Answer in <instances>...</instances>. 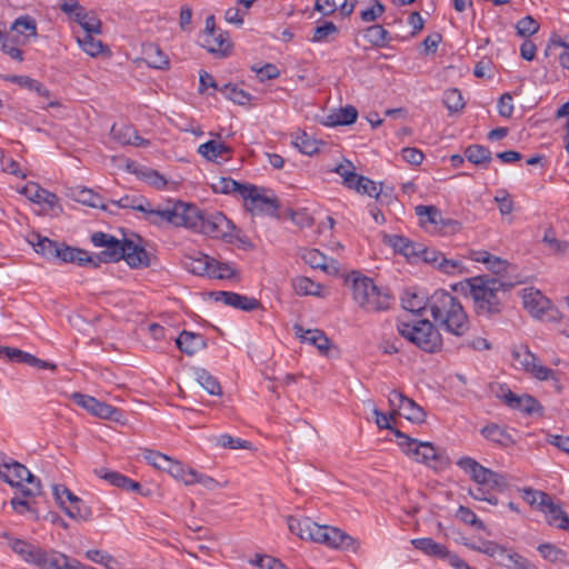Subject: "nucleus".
<instances>
[{
	"mask_svg": "<svg viewBox=\"0 0 569 569\" xmlns=\"http://www.w3.org/2000/svg\"><path fill=\"white\" fill-rule=\"evenodd\" d=\"M293 143L300 150V152L308 156H312L319 151L318 142L309 137L306 132L297 134Z\"/></svg>",
	"mask_w": 569,
	"mask_h": 569,
	"instance_id": "57",
	"label": "nucleus"
},
{
	"mask_svg": "<svg viewBox=\"0 0 569 569\" xmlns=\"http://www.w3.org/2000/svg\"><path fill=\"white\" fill-rule=\"evenodd\" d=\"M355 170L356 167L349 160H345L335 169V171L343 179V184L347 186L348 188H353V182L359 176L355 172Z\"/></svg>",
	"mask_w": 569,
	"mask_h": 569,
	"instance_id": "59",
	"label": "nucleus"
},
{
	"mask_svg": "<svg viewBox=\"0 0 569 569\" xmlns=\"http://www.w3.org/2000/svg\"><path fill=\"white\" fill-rule=\"evenodd\" d=\"M6 80L17 83L21 87L29 88L30 90H34L40 96L49 97V91L44 86H42V83L27 76H10L7 77Z\"/></svg>",
	"mask_w": 569,
	"mask_h": 569,
	"instance_id": "48",
	"label": "nucleus"
},
{
	"mask_svg": "<svg viewBox=\"0 0 569 569\" xmlns=\"http://www.w3.org/2000/svg\"><path fill=\"white\" fill-rule=\"evenodd\" d=\"M457 465L479 486L476 491L470 490V495L475 499L488 501L491 505L498 503V499L491 496V491L502 492L506 490L508 481L505 475L483 467L470 457H462Z\"/></svg>",
	"mask_w": 569,
	"mask_h": 569,
	"instance_id": "3",
	"label": "nucleus"
},
{
	"mask_svg": "<svg viewBox=\"0 0 569 569\" xmlns=\"http://www.w3.org/2000/svg\"><path fill=\"white\" fill-rule=\"evenodd\" d=\"M302 259L315 269L319 268L329 274L339 273V263L336 260L328 258L317 249L306 250L302 254Z\"/></svg>",
	"mask_w": 569,
	"mask_h": 569,
	"instance_id": "26",
	"label": "nucleus"
},
{
	"mask_svg": "<svg viewBox=\"0 0 569 569\" xmlns=\"http://www.w3.org/2000/svg\"><path fill=\"white\" fill-rule=\"evenodd\" d=\"M198 152L207 160L219 163L220 160L231 159L232 148L219 140H209L199 146Z\"/></svg>",
	"mask_w": 569,
	"mask_h": 569,
	"instance_id": "24",
	"label": "nucleus"
},
{
	"mask_svg": "<svg viewBox=\"0 0 569 569\" xmlns=\"http://www.w3.org/2000/svg\"><path fill=\"white\" fill-rule=\"evenodd\" d=\"M73 200L88 207L108 210V206L103 202L102 197L94 193L91 189L77 188V192L73 189Z\"/></svg>",
	"mask_w": 569,
	"mask_h": 569,
	"instance_id": "39",
	"label": "nucleus"
},
{
	"mask_svg": "<svg viewBox=\"0 0 569 569\" xmlns=\"http://www.w3.org/2000/svg\"><path fill=\"white\" fill-rule=\"evenodd\" d=\"M177 347L188 356H193L207 347L206 339L201 335L182 331L176 339Z\"/></svg>",
	"mask_w": 569,
	"mask_h": 569,
	"instance_id": "30",
	"label": "nucleus"
},
{
	"mask_svg": "<svg viewBox=\"0 0 569 569\" xmlns=\"http://www.w3.org/2000/svg\"><path fill=\"white\" fill-rule=\"evenodd\" d=\"M197 382L210 395H221V386L219 381L211 376L207 370L199 369L196 372Z\"/></svg>",
	"mask_w": 569,
	"mask_h": 569,
	"instance_id": "46",
	"label": "nucleus"
},
{
	"mask_svg": "<svg viewBox=\"0 0 569 569\" xmlns=\"http://www.w3.org/2000/svg\"><path fill=\"white\" fill-rule=\"evenodd\" d=\"M418 446L422 447V458H417L418 463H423L433 469H443L449 465L448 457L431 442L421 441Z\"/></svg>",
	"mask_w": 569,
	"mask_h": 569,
	"instance_id": "25",
	"label": "nucleus"
},
{
	"mask_svg": "<svg viewBox=\"0 0 569 569\" xmlns=\"http://www.w3.org/2000/svg\"><path fill=\"white\" fill-rule=\"evenodd\" d=\"M538 551L546 560L551 562H560L566 558L565 551L551 543L539 545Z\"/></svg>",
	"mask_w": 569,
	"mask_h": 569,
	"instance_id": "62",
	"label": "nucleus"
},
{
	"mask_svg": "<svg viewBox=\"0 0 569 569\" xmlns=\"http://www.w3.org/2000/svg\"><path fill=\"white\" fill-rule=\"evenodd\" d=\"M469 292L479 316L500 313L503 300L515 283L507 282L497 277L478 276L466 280Z\"/></svg>",
	"mask_w": 569,
	"mask_h": 569,
	"instance_id": "1",
	"label": "nucleus"
},
{
	"mask_svg": "<svg viewBox=\"0 0 569 569\" xmlns=\"http://www.w3.org/2000/svg\"><path fill=\"white\" fill-rule=\"evenodd\" d=\"M20 192L26 196L30 201L43 206L52 214H58L61 207L58 203V197L54 193L41 188L36 182H29L21 188Z\"/></svg>",
	"mask_w": 569,
	"mask_h": 569,
	"instance_id": "17",
	"label": "nucleus"
},
{
	"mask_svg": "<svg viewBox=\"0 0 569 569\" xmlns=\"http://www.w3.org/2000/svg\"><path fill=\"white\" fill-rule=\"evenodd\" d=\"M402 306L406 310L412 313H420L428 307V299L425 300L423 297H420L417 293L407 292L402 298Z\"/></svg>",
	"mask_w": 569,
	"mask_h": 569,
	"instance_id": "56",
	"label": "nucleus"
},
{
	"mask_svg": "<svg viewBox=\"0 0 569 569\" xmlns=\"http://www.w3.org/2000/svg\"><path fill=\"white\" fill-rule=\"evenodd\" d=\"M482 436L502 447H509L515 445V440L512 439L511 435L507 431L506 428H502L496 423L487 425L481 429Z\"/></svg>",
	"mask_w": 569,
	"mask_h": 569,
	"instance_id": "36",
	"label": "nucleus"
},
{
	"mask_svg": "<svg viewBox=\"0 0 569 569\" xmlns=\"http://www.w3.org/2000/svg\"><path fill=\"white\" fill-rule=\"evenodd\" d=\"M352 298L366 311L379 312L389 309L390 296L378 288L372 279L352 272Z\"/></svg>",
	"mask_w": 569,
	"mask_h": 569,
	"instance_id": "4",
	"label": "nucleus"
},
{
	"mask_svg": "<svg viewBox=\"0 0 569 569\" xmlns=\"http://www.w3.org/2000/svg\"><path fill=\"white\" fill-rule=\"evenodd\" d=\"M293 288L300 296H320L322 289L320 283H317L307 277H297L293 279Z\"/></svg>",
	"mask_w": 569,
	"mask_h": 569,
	"instance_id": "45",
	"label": "nucleus"
},
{
	"mask_svg": "<svg viewBox=\"0 0 569 569\" xmlns=\"http://www.w3.org/2000/svg\"><path fill=\"white\" fill-rule=\"evenodd\" d=\"M216 299L243 311H252L260 307L259 300L236 292L219 291Z\"/></svg>",
	"mask_w": 569,
	"mask_h": 569,
	"instance_id": "29",
	"label": "nucleus"
},
{
	"mask_svg": "<svg viewBox=\"0 0 569 569\" xmlns=\"http://www.w3.org/2000/svg\"><path fill=\"white\" fill-rule=\"evenodd\" d=\"M0 477L13 487L21 488L23 496L33 497L40 493V481L17 461L0 465Z\"/></svg>",
	"mask_w": 569,
	"mask_h": 569,
	"instance_id": "8",
	"label": "nucleus"
},
{
	"mask_svg": "<svg viewBox=\"0 0 569 569\" xmlns=\"http://www.w3.org/2000/svg\"><path fill=\"white\" fill-rule=\"evenodd\" d=\"M323 531L319 543H325L331 548L351 551L353 553L359 551L360 542L339 528L327 526Z\"/></svg>",
	"mask_w": 569,
	"mask_h": 569,
	"instance_id": "18",
	"label": "nucleus"
},
{
	"mask_svg": "<svg viewBox=\"0 0 569 569\" xmlns=\"http://www.w3.org/2000/svg\"><path fill=\"white\" fill-rule=\"evenodd\" d=\"M357 192L368 194L370 197L379 198L380 189L377 183L365 176H358L353 182V188Z\"/></svg>",
	"mask_w": 569,
	"mask_h": 569,
	"instance_id": "54",
	"label": "nucleus"
},
{
	"mask_svg": "<svg viewBox=\"0 0 569 569\" xmlns=\"http://www.w3.org/2000/svg\"><path fill=\"white\" fill-rule=\"evenodd\" d=\"M28 242L33 247L37 253L46 259L60 260L61 262L71 261V248L66 244H59L39 233H31L28 238Z\"/></svg>",
	"mask_w": 569,
	"mask_h": 569,
	"instance_id": "12",
	"label": "nucleus"
},
{
	"mask_svg": "<svg viewBox=\"0 0 569 569\" xmlns=\"http://www.w3.org/2000/svg\"><path fill=\"white\" fill-rule=\"evenodd\" d=\"M543 242L553 253L565 254L569 251V242L557 239L551 230L546 231Z\"/></svg>",
	"mask_w": 569,
	"mask_h": 569,
	"instance_id": "63",
	"label": "nucleus"
},
{
	"mask_svg": "<svg viewBox=\"0 0 569 569\" xmlns=\"http://www.w3.org/2000/svg\"><path fill=\"white\" fill-rule=\"evenodd\" d=\"M337 26L331 21H326L322 26L315 29L312 41L313 42H326L330 40V37L338 33Z\"/></svg>",
	"mask_w": 569,
	"mask_h": 569,
	"instance_id": "61",
	"label": "nucleus"
},
{
	"mask_svg": "<svg viewBox=\"0 0 569 569\" xmlns=\"http://www.w3.org/2000/svg\"><path fill=\"white\" fill-rule=\"evenodd\" d=\"M73 402L98 418L117 422L122 419V412L119 409L101 402L93 397L80 392H73Z\"/></svg>",
	"mask_w": 569,
	"mask_h": 569,
	"instance_id": "15",
	"label": "nucleus"
},
{
	"mask_svg": "<svg viewBox=\"0 0 569 569\" xmlns=\"http://www.w3.org/2000/svg\"><path fill=\"white\" fill-rule=\"evenodd\" d=\"M73 21L77 22L83 33H101L102 22L94 11L86 10L78 1L73 0Z\"/></svg>",
	"mask_w": 569,
	"mask_h": 569,
	"instance_id": "21",
	"label": "nucleus"
},
{
	"mask_svg": "<svg viewBox=\"0 0 569 569\" xmlns=\"http://www.w3.org/2000/svg\"><path fill=\"white\" fill-rule=\"evenodd\" d=\"M0 358H6L9 361L17 362V363H26L30 367H36V368H40V369H54L56 368L54 365L49 363L44 360H41L29 352L22 351L17 348L6 347V346L0 347Z\"/></svg>",
	"mask_w": 569,
	"mask_h": 569,
	"instance_id": "20",
	"label": "nucleus"
},
{
	"mask_svg": "<svg viewBox=\"0 0 569 569\" xmlns=\"http://www.w3.org/2000/svg\"><path fill=\"white\" fill-rule=\"evenodd\" d=\"M412 546L428 556L448 558L450 552L447 548L431 538H418L411 540Z\"/></svg>",
	"mask_w": 569,
	"mask_h": 569,
	"instance_id": "37",
	"label": "nucleus"
},
{
	"mask_svg": "<svg viewBox=\"0 0 569 569\" xmlns=\"http://www.w3.org/2000/svg\"><path fill=\"white\" fill-rule=\"evenodd\" d=\"M236 274V270L228 263L216 261L213 258L210 264L209 277L217 279H230Z\"/></svg>",
	"mask_w": 569,
	"mask_h": 569,
	"instance_id": "60",
	"label": "nucleus"
},
{
	"mask_svg": "<svg viewBox=\"0 0 569 569\" xmlns=\"http://www.w3.org/2000/svg\"><path fill=\"white\" fill-rule=\"evenodd\" d=\"M203 47L211 53L226 57L230 53L231 41L226 32L219 31L216 33L207 34L204 38Z\"/></svg>",
	"mask_w": 569,
	"mask_h": 569,
	"instance_id": "32",
	"label": "nucleus"
},
{
	"mask_svg": "<svg viewBox=\"0 0 569 569\" xmlns=\"http://www.w3.org/2000/svg\"><path fill=\"white\" fill-rule=\"evenodd\" d=\"M221 93L229 100L238 104H246L250 100V94L238 87L228 83L220 89Z\"/></svg>",
	"mask_w": 569,
	"mask_h": 569,
	"instance_id": "58",
	"label": "nucleus"
},
{
	"mask_svg": "<svg viewBox=\"0 0 569 569\" xmlns=\"http://www.w3.org/2000/svg\"><path fill=\"white\" fill-rule=\"evenodd\" d=\"M499 388L501 390V395H498V397H501L505 403L510 408L520 410L528 415L536 412L540 413L542 411L541 405L533 397L529 395L517 396L509 389L505 390L501 386Z\"/></svg>",
	"mask_w": 569,
	"mask_h": 569,
	"instance_id": "19",
	"label": "nucleus"
},
{
	"mask_svg": "<svg viewBox=\"0 0 569 569\" xmlns=\"http://www.w3.org/2000/svg\"><path fill=\"white\" fill-rule=\"evenodd\" d=\"M10 546L24 561L40 569H70L69 558L63 553L46 552L38 546L19 539L10 541Z\"/></svg>",
	"mask_w": 569,
	"mask_h": 569,
	"instance_id": "6",
	"label": "nucleus"
},
{
	"mask_svg": "<svg viewBox=\"0 0 569 569\" xmlns=\"http://www.w3.org/2000/svg\"><path fill=\"white\" fill-rule=\"evenodd\" d=\"M123 259L130 268L139 269L150 266V258L142 244V239L138 234L133 238L123 239Z\"/></svg>",
	"mask_w": 569,
	"mask_h": 569,
	"instance_id": "16",
	"label": "nucleus"
},
{
	"mask_svg": "<svg viewBox=\"0 0 569 569\" xmlns=\"http://www.w3.org/2000/svg\"><path fill=\"white\" fill-rule=\"evenodd\" d=\"M428 308L435 322L445 331L456 337H462L468 332V317L460 301L448 291H435L428 298Z\"/></svg>",
	"mask_w": 569,
	"mask_h": 569,
	"instance_id": "2",
	"label": "nucleus"
},
{
	"mask_svg": "<svg viewBox=\"0 0 569 569\" xmlns=\"http://www.w3.org/2000/svg\"><path fill=\"white\" fill-rule=\"evenodd\" d=\"M388 401L391 409L390 418L401 416L415 423H422L426 420L425 410L402 392L397 390L391 391Z\"/></svg>",
	"mask_w": 569,
	"mask_h": 569,
	"instance_id": "10",
	"label": "nucleus"
},
{
	"mask_svg": "<svg viewBox=\"0 0 569 569\" xmlns=\"http://www.w3.org/2000/svg\"><path fill=\"white\" fill-rule=\"evenodd\" d=\"M52 490L58 506L71 518V490L63 485H53Z\"/></svg>",
	"mask_w": 569,
	"mask_h": 569,
	"instance_id": "47",
	"label": "nucleus"
},
{
	"mask_svg": "<svg viewBox=\"0 0 569 569\" xmlns=\"http://www.w3.org/2000/svg\"><path fill=\"white\" fill-rule=\"evenodd\" d=\"M393 435L397 437L398 445L405 455L410 457L416 462L417 458H422V447L418 446V443H421V441L409 437L400 430H393Z\"/></svg>",
	"mask_w": 569,
	"mask_h": 569,
	"instance_id": "38",
	"label": "nucleus"
},
{
	"mask_svg": "<svg viewBox=\"0 0 569 569\" xmlns=\"http://www.w3.org/2000/svg\"><path fill=\"white\" fill-rule=\"evenodd\" d=\"M512 357L517 368H522L536 379L543 381L555 378V371L542 366L527 347L521 346L516 348L512 351Z\"/></svg>",
	"mask_w": 569,
	"mask_h": 569,
	"instance_id": "11",
	"label": "nucleus"
},
{
	"mask_svg": "<svg viewBox=\"0 0 569 569\" xmlns=\"http://www.w3.org/2000/svg\"><path fill=\"white\" fill-rule=\"evenodd\" d=\"M147 201L148 200L144 199L143 197L126 194L118 201H112L111 204L119 208L133 209L143 212V210H146L147 208Z\"/></svg>",
	"mask_w": 569,
	"mask_h": 569,
	"instance_id": "53",
	"label": "nucleus"
},
{
	"mask_svg": "<svg viewBox=\"0 0 569 569\" xmlns=\"http://www.w3.org/2000/svg\"><path fill=\"white\" fill-rule=\"evenodd\" d=\"M443 103L449 112H459L465 107L462 94L456 88H451L445 91Z\"/></svg>",
	"mask_w": 569,
	"mask_h": 569,
	"instance_id": "51",
	"label": "nucleus"
},
{
	"mask_svg": "<svg viewBox=\"0 0 569 569\" xmlns=\"http://www.w3.org/2000/svg\"><path fill=\"white\" fill-rule=\"evenodd\" d=\"M91 241L96 247L103 248L98 253V259L103 263L118 262L123 257V240L99 231L91 236Z\"/></svg>",
	"mask_w": 569,
	"mask_h": 569,
	"instance_id": "14",
	"label": "nucleus"
},
{
	"mask_svg": "<svg viewBox=\"0 0 569 569\" xmlns=\"http://www.w3.org/2000/svg\"><path fill=\"white\" fill-rule=\"evenodd\" d=\"M211 260L212 258L202 253L186 256L183 258V267L190 273L209 277Z\"/></svg>",
	"mask_w": 569,
	"mask_h": 569,
	"instance_id": "34",
	"label": "nucleus"
},
{
	"mask_svg": "<svg viewBox=\"0 0 569 569\" xmlns=\"http://www.w3.org/2000/svg\"><path fill=\"white\" fill-rule=\"evenodd\" d=\"M112 139L122 146H146L149 141L141 138L133 127L126 123H114L110 130Z\"/></svg>",
	"mask_w": 569,
	"mask_h": 569,
	"instance_id": "27",
	"label": "nucleus"
},
{
	"mask_svg": "<svg viewBox=\"0 0 569 569\" xmlns=\"http://www.w3.org/2000/svg\"><path fill=\"white\" fill-rule=\"evenodd\" d=\"M249 187H250V184L240 183V182H237L236 180H233L231 178H224V177L220 178L213 184V189H214L216 192H221V193L237 192L243 199H244V196H246L244 189H249Z\"/></svg>",
	"mask_w": 569,
	"mask_h": 569,
	"instance_id": "42",
	"label": "nucleus"
},
{
	"mask_svg": "<svg viewBox=\"0 0 569 569\" xmlns=\"http://www.w3.org/2000/svg\"><path fill=\"white\" fill-rule=\"evenodd\" d=\"M190 471H196L193 468L186 467L180 461L171 460L167 472L174 479L182 481L186 486H190Z\"/></svg>",
	"mask_w": 569,
	"mask_h": 569,
	"instance_id": "55",
	"label": "nucleus"
},
{
	"mask_svg": "<svg viewBox=\"0 0 569 569\" xmlns=\"http://www.w3.org/2000/svg\"><path fill=\"white\" fill-rule=\"evenodd\" d=\"M99 33H83L77 34L76 39L80 48L90 57H97L99 54L108 53L110 54V50L108 46H106L101 40L96 39L94 36Z\"/></svg>",
	"mask_w": 569,
	"mask_h": 569,
	"instance_id": "33",
	"label": "nucleus"
},
{
	"mask_svg": "<svg viewBox=\"0 0 569 569\" xmlns=\"http://www.w3.org/2000/svg\"><path fill=\"white\" fill-rule=\"evenodd\" d=\"M547 515V521L550 526L559 529L569 530V516L559 505H556L551 499L543 508Z\"/></svg>",
	"mask_w": 569,
	"mask_h": 569,
	"instance_id": "35",
	"label": "nucleus"
},
{
	"mask_svg": "<svg viewBox=\"0 0 569 569\" xmlns=\"http://www.w3.org/2000/svg\"><path fill=\"white\" fill-rule=\"evenodd\" d=\"M296 336L305 343L315 346L321 353H327L330 349V339L322 330L319 329H303L302 326H293Z\"/></svg>",
	"mask_w": 569,
	"mask_h": 569,
	"instance_id": "23",
	"label": "nucleus"
},
{
	"mask_svg": "<svg viewBox=\"0 0 569 569\" xmlns=\"http://www.w3.org/2000/svg\"><path fill=\"white\" fill-rule=\"evenodd\" d=\"M366 39L375 47L382 48L388 44L389 32L380 24H373L365 30Z\"/></svg>",
	"mask_w": 569,
	"mask_h": 569,
	"instance_id": "43",
	"label": "nucleus"
},
{
	"mask_svg": "<svg viewBox=\"0 0 569 569\" xmlns=\"http://www.w3.org/2000/svg\"><path fill=\"white\" fill-rule=\"evenodd\" d=\"M390 246L407 259H419V252L422 250L421 243H416L402 236L393 234L389 237Z\"/></svg>",
	"mask_w": 569,
	"mask_h": 569,
	"instance_id": "31",
	"label": "nucleus"
},
{
	"mask_svg": "<svg viewBox=\"0 0 569 569\" xmlns=\"http://www.w3.org/2000/svg\"><path fill=\"white\" fill-rule=\"evenodd\" d=\"M96 475L99 478L106 480L108 483L127 491H140L141 489V485L139 482L126 477L118 471L100 468L96 470Z\"/></svg>",
	"mask_w": 569,
	"mask_h": 569,
	"instance_id": "28",
	"label": "nucleus"
},
{
	"mask_svg": "<svg viewBox=\"0 0 569 569\" xmlns=\"http://www.w3.org/2000/svg\"><path fill=\"white\" fill-rule=\"evenodd\" d=\"M466 158L478 166L488 164L491 161V151L479 144L470 146L465 151Z\"/></svg>",
	"mask_w": 569,
	"mask_h": 569,
	"instance_id": "44",
	"label": "nucleus"
},
{
	"mask_svg": "<svg viewBox=\"0 0 569 569\" xmlns=\"http://www.w3.org/2000/svg\"><path fill=\"white\" fill-rule=\"evenodd\" d=\"M146 63L154 69H164L169 66L168 57L157 44H149L143 50Z\"/></svg>",
	"mask_w": 569,
	"mask_h": 569,
	"instance_id": "40",
	"label": "nucleus"
},
{
	"mask_svg": "<svg viewBox=\"0 0 569 569\" xmlns=\"http://www.w3.org/2000/svg\"><path fill=\"white\" fill-rule=\"evenodd\" d=\"M499 565L507 567L508 569H538L535 563L529 561L527 558L519 553H510L509 562L500 560Z\"/></svg>",
	"mask_w": 569,
	"mask_h": 569,
	"instance_id": "64",
	"label": "nucleus"
},
{
	"mask_svg": "<svg viewBox=\"0 0 569 569\" xmlns=\"http://www.w3.org/2000/svg\"><path fill=\"white\" fill-rule=\"evenodd\" d=\"M92 513L91 506L73 495V521L88 522L92 519Z\"/></svg>",
	"mask_w": 569,
	"mask_h": 569,
	"instance_id": "52",
	"label": "nucleus"
},
{
	"mask_svg": "<svg viewBox=\"0 0 569 569\" xmlns=\"http://www.w3.org/2000/svg\"><path fill=\"white\" fill-rule=\"evenodd\" d=\"M143 458L147 460L148 463H150L156 469L166 472L172 460V458H170L169 456L150 449H146L143 451Z\"/></svg>",
	"mask_w": 569,
	"mask_h": 569,
	"instance_id": "50",
	"label": "nucleus"
},
{
	"mask_svg": "<svg viewBox=\"0 0 569 569\" xmlns=\"http://www.w3.org/2000/svg\"><path fill=\"white\" fill-rule=\"evenodd\" d=\"M246 207L252 213H266L274 216L279 209V202L276 197L266 194V189L250 184L249 189H244Z\"/></svg>",
	"mask_w": 569,
	"mask_h": 569,
	"instance_id": "13",
	"label": "nucleus"
},
{
	"mask_svg": "<svg viewBox=\"0 0 569 569\" xmlns=\"http://www.w3.org/2000/svg\"><path fill=\"white\" fill-rule=\"evenodd\" d=\"M144 219L156 226H161L167 222L174 227H184L194 224L192 220L194 210L191 208V203L182 201L168 202L166 206L152 207L147 201V208L143 210Z\"/></svg>",
	"mask_w": 569,
	"mask_h": 569,
	"instance_id": "5",
	"label": "nucleus"
},
{
	"mask_svg": "<svg viewBox=\"0 0 569 569\" xmlns=\"http://www.w3.org/2000/svg\"><path fill=\"white\" fill-rule=\"evenodd\" d=\"M357 117V109L352 106H347L341 108L338 112L330 114L326 123L329 126H347L353 123Z\"/></svg>",
	"mask_w": 569,
	"mask_h": 569,
	"instance_id": "41",
	"label": "nucleus"
},
{
	"mask_svg": "<svg viewBox=\"0 0 569 569\" xmlns=\"http://www.w3.org/2000/svg\"><path fill=\"white\" fill-rule=\"evenodd\" d=\"M191 208L194 210L196 217L192 219L194 220V224L186 226V228L202 232L214 238L226 236L230 221L226 218L224 214L221 212L203 214L197 206L191 204Z\"/></svg>",
	"mask_w": 569,
	"mask_h": 569,
	"instance_id": "9",
	"label": "nucleus"
},
{
	"mask_svg": "<svg viewBox=\"0 0 569 569\" xmlns=\"http://www.w3.org/2000/svg\"><path fill=\"white\" fill-rule=\"evenodd\" d=\"M12 30L18 32L26 38L36 37L37 36V24L36 21L29 16L18 18L12 27Z\"/></svg>",
	"mask_w": 569,
	"mask_h": 569,
	"instance_id": "49",
	"label": "nucleus"
},
{
	"mask_svg": "<svg viewBox=\"0 0 569 569\" xmlns=\"http://www.w3.org/2000/svg\"><path fill=\"white\" fill-rule=\"evenodd\" d=\"M398 332L426 352H437L442 346L440 332L435 325L426 319L413 325L399 322Z\"/></svg>",
	"mask_w": 569,
	"mask_h": 569,
	"instance_id": "7",
	"label": "nucleus"
},
{
	"mask_svg": "<svg viewBox=\"0 0 569 569\" xmlns=\"http://www.w3.org/2000/svg\"><path fill=\"white\" fill-rule=\"evenodd\" d=\"M521 297L525 309L533 317H541L550 308V300L538 289L525 288L521 291Z\"/></svg>",
	"mask_w": 569,
	"mask_h": 569,
	"instance_id": "22",
	"label": "nucleus"
}]
</instances>
